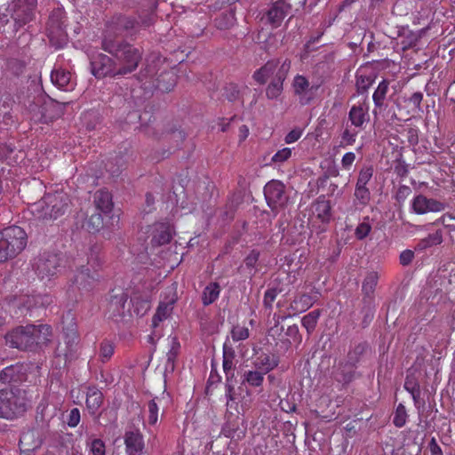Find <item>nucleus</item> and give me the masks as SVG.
<instances>
[{
  "mask_svg": "<svg viewBox=\"0 0 455 455\" xmlns=\"http://www.w3.org/2000/svg\"><path fill=\"white\" fill-rule=\"evenodd\" d=\"M235 357V353L231 348H227L226 346H224V351H223V369L226 373H228L229 371L233 368V360Z\"/></svg>",
  "mask_w": 455,
  "mask_h": 455,
  "instance_id": "43",
  "label": "nucleus"
},
{
  "mask_svg": "<svg viewBox=\"0 0 455 455\" xmlns=\"http://www.w3.org/2000/svg\"><path fill=\"white\" fill-rule=\"evenodd\" d=\"M80 411L77 408H74L69 411L67 423L70 427H76L80 422Z\"/></svg>",
  "mask_w": 455,
  "mask_h": 455,
  "instance_id": "52",
  "label": "nucleus"
},
{
  "mask_svg": "<svg viewBox=\"0 0 455 455\" xmlns=\"http://www.w3.org/2000/svg\"><path fill=\"white\" fill-rule=\"evenodd\" d=\"M379 281V275L376 271H371L367 273L362 285L363 293L371 297L376 289Z\"/></svg>",
  "mask_w": 455,
  "mask_h": 455,
  "instance_id": "31",
  "label": "nucleus"
},
{
  "mask_svg": "<svg viewBox=\"0 0 455 455\" xmlns=\"http://www.w3.org/2000/svg\"><path fill=\"white\" fill-rule=\"evenodd\" d=\"M414 259V252L411 250H404L399 256L400 264L403 266H408L411 263Z\"/></svg>",
  "mask_w": 455,
  "mask_h": 455,
  "instance_id": "56",
  "label": "nucleus"
},
{
  "mask_svg": "<svg viewBox=\"0 0 455 455\" xmlns=\"http://www.w3.org/2000/svg\"><path fill=\"white\" fill-rule=\"evenodd\" d=\"M124 443L130 455H140L144 447L143 438L139 431L126 432Z\"/></svg>",
  "mask_w": 455,
  "mask_h": 455,
  "instance_id": "19",
  "label": "nucleus"
},
{
  "mask_svg": "<svg viewBox=\"0 0 455 455\" xmlns=\"http://www.w3.org/2000/svg\"><path fill=\"white\" fill-rule=\"evenodd\" d=\"M428 449L431 455H443V451L435 437H432L428 443Z\"/></svg>",
  "mask_w": 455,
  "mask_h": 455,
  "instance_id": "59",
  "label": "nucleus"
},
{
  "mask_svg": "<svg viewBox=\"0 0 455 455\" xmlns=\"http://www.w3.org/2000/svg\"><path fill=\"white\" fill-rule=\"evenodd\" d=\"M102 45L106 52L115 55L117 76L132 73L138 67L141 54L137 48L130 44H115L107 37L103 40Z\"/></svg>",
  "mask_w": 455,
  "mask_h": 455,
  "instance_id": "2",
  "label": "nucleus"
},
{
  "mask_svg": "<svg viewBox=\"0 0 455 455\" xmlns=\"http://www.w3.org/2000/svg\"><path fill=\"white\" fill-rule=\"evenodd\" d=\"M220 288L217 283L208 284L203 292V303L207 306L214 302L220 296Z\"/></svg>",
  "mask_w": 455,
  "mask_h": 455,
  "instance_id": "32",
  "label": "nucleus"
},
{
  "mask_svg": "<svg viewBox=\"0 0 455 455\" xmlns=\"http://www.w3.org/2000/svg\"><path fill=\"white\" fill-rule=\"evenodd\" d=\"M334 52L332 51H321L316 54L315 73L321 78L328 76L334 69Z\"/></svg>",
  "mask_w": 455,
  "mask_h": 455,
  "instance_id": "16",
  "label": "nucleus"
},
{
  "mask_svg": "<svg viewBox=\"0 0 455 455\" xmlns=\"http://www.w3.org/2000/svg\"><path fill=\"white\" fill-rule=\"evenodd\" d=\"M252 364L255 370H259L266 375L277 366L278 360L274 355L261 353L253 359Z\"/></svg>",
  "mask_w": 455,
  "mask_h": 455,
  "instance_id": "20",
  "label": "nucleus"
},
{
  "mask_svg": "<svg viewBox=\"0 0 455 455\" xmlns=\"http://www.w3.org/2000/svg\"><path fill=\"white\" fill-rule=\"evenodd\" d=\"M265 379V374L259 370L245 371L242 375V383L249 387H261Z\"/></svg>",
  "mask_w": 455,
  "mask_h": 455,
  "instance_id": "23",
  "label": "nucleus"
},
{
  "mask_svg": "<svg viewBox=\"0 0 455 455\" xmlns=\"http://www.w3.org/2000/svg\"><path fill=\"white\" fill-rule=\"evenodd\" d=\"M408 100L415 109L420 110V105L423 100V93L420 92H416L409 98Z\"/></svg>",
  "mask_w": 455,
  "mask_h": 455,
  "instance_id": "57",
  "label": "nucleus"
},
{
  "mask_svg": "<svg viewBox=\"0 0 455 455\" xmlns=\"http://www.w3.org/2000/svg\"><path fill=\"white\" fill-rule=\"evenodd\" d=\"M98 278L95 272L91 273L88 267H82L75 276V283L80 289H87Z\"/></svg>",
  "mask_w": 455,
  "mask_h": 455,
  "instance_id": "25",
  "label": "nucleus"
},
{
  "mask_svg": "<svg viewBox=\"0 0 455 455\" xmlns=\"http://www.w3.org/2000/svg\"><path fill=\"white\" fill-rule=\"evenodd\" d=\"M275 63H276V68L274 71V75H275L274 78L283 82L286 78L287 74L290 71L291 60L285 59L283 60L282 63H279V62H275Z\"/></svg>",
  "mask_w": 455,
  "mask_h": 455,
  "instance_id": "40",
  "label": "nucleus"
},
{
  "mask_svg": "<svg viewBox=\"0 0 455 455\" xmlns=\"http://www.w3.org/2000/svg\"><path fill=\"white\" fill-rule=\"evenodd\" d=\"M373 167L371 165L363 166L358 173L355 185L367 187L373 176Z\"/></svg>",
  "mask_w": 455,
  "mask_h": 455,
  "instance_id": "38",
  "label": "nucleus"
},
{
  "mask_svg": "<svg viewBox=\"0 0 455 455\" xmlns=\"http://www.w3.org/2000/svg\"><path fill=\"white\" fill-rule=\"evenodd\" d=\"M94 203L97 209L103 212H109L113 207L112 196L107 190L97 191L94 196Z\"/></svg>",
  "mask_w": 455,
  "mask_h": 455,
  "instance_id": "26",
  "label": "nucleus"
},
{
  "mask_svg": "<svg viewBox=\"0 0 455 455\" xmlns=\"http://www.w3.org/2000/svg\"><path fill=\"white\" fill-rule=\"evenodd\" d=\"M103 227V220L100 213L92 214L87 220V228L90 232H97Z\"/></svg>",
  "mask_w": 455,
  "mask_h": 455,
  "instance_id": "42",
  "label": "nucleus"
},
{
  "mask_svg": "<svg viewBox=\"0 0 455 455\" xmlns=\"http://www.w3.org/2000/svg\"><path fill=\"white\" fill-rule=\"evenodd\" d=\"M301 135L302 131L300 129H294L285 136L284 140L287 144H291L297 141L301 137Z\"/></svg>",
  "mask_w": 455,
  "mask_h": 455,
  "instance_id": "58",
  "label": "nucleus"
},
{
  "mask_svg": "<svg viewBox=\"0 0 455 455\" xmlns=\"http://www.w3.org/2000/svg\"><path fill=\"white\" fill-rule=\"evenodd\" d=\"M233 340L241 341L249 337V330L243 326H235L231 331Z\"/></svg>",
  "mask_w": 455,
  "mask_h": 455,
  "instance_id": "47",
  "label": "nucleus"
},
{
  "mask_svg": "<svg viewBox=\"0 0 455 455\" xmlns=\"http://www.w3.org/2000/svg\"><path fill=\"white\" fill-rule=\"evenodd\" d=\"M238 136L240 141H243L249 136V129L246 125L240 126Z\"/></svg>",
  "mask_w": 455,
  "mask_h": 455,
  "instance_id": "64",
  "label": "nucleus"
},
{
  "mask_svg": "<svg viewBox=\"0 0 455 455\" xmlns=\"http://www.w3.org/2000/svg\"><path fill=\"white\" fill-rule=\"evenodd\" d=\"M369 108L367 96L351 107L348 113V120L355 128L363 130L364 125L370 121Z\"/></svg>",
  "mask_w": 455,
  "mask_h": 455,
  "instance_id": "10",
  "label": "nucleus"
},
{
  "mask_svg": "<svg viewBox=\"0 0 455 455\" xmlns=\"http://www.w3.org/2000/svg\"><path fill=\"white\" fill-rule=\"evenodd\" d=\"M354 196L359 204L364 207L371 201V191L368 187L355 185Z\"/></svg>",
  "mask_w": 455,
  "mask_h": 455,
  "instance_id": "34",
  "label": "nucleus"
},
{
  "mask_svg": "<svg viewBox=\"0 0 455 455\" xmlns=\"http://www.w3.org/2000/svg\"><path fill=\"white\" fill-rule=\"evenodd\" d=\"M291 156V149L289 148H284L283 149L278 150L273 156L272 162L274 163H283L287 161Z\"/></svg>",
  "mask_w": 455,
  "mask_h": 455,
  "instance_id": "50",
  "label": "nucleus"
},
{
  "mask_svg": "<svg viewBox=\"0 0 455 455\" xmlns=\"http://www.w3.org/2000/svg\"><path fill=\"white\" fill-rule=\"evenodd\" d=\"M267 205L276 213L283 210L288 202L284 193V185L278 180H271L264 188Z\"/></svg>",
  "mask_w": 455,
  "mask_h": 455,
  "instance_id": "7",
  "label": "nucleus"
},
{
  "mask_svg": "<svg viewBox=\"0 0 455 455\" xmlns=\"http://www.w3.org/2000/svg\"><path fill=\"white\" fill-rule=\"evenodd\" d=\"M25 379V367L22 364L11 365L0 373V380L3 383L20 382Z\"/></svg>",
  "mask_w": 455,
  "mask_h": 455,
  "instance_id": "18",
  "label": "nucleus"
},
{
  "mask_svg": "<svg viewBox=\"0 0 455 455\" xmlns=\"http://www.w3.org/2000/svg\"><path fill=\"white\" fill-rule=\"evenodd\" d=\"M26 411L24 398L12 390H0V418L12 419Z\"/></svg>",
  "mask_w": 455,
  "mask_h": 455,
  "instance_id": "5",
  "label": "nucleus"
},
{
  "mask_svg": "<svg viewBox=\"0 0 455 455\" xmlns=\"http://www.w3.org/2000/svg\"><path fill=\"white\" fill-rule=\"evenodd\" d=\"M176 300L177 295L174 289L172 288L170 292V296L166 299V300L160 302L157 310L152 319L153 327L158 326L162 321L165 320L171 315L173 304L176 302Z\"/></svg>",
  "mask_w": 455,
  "mask_h": 455,
  "instance_id": "17",
  "label": "nucleus"
},
{
  "mask_svg": "<svg viewBox=\"0 0 455 455\" xmlns=\"http://www.w3.org/2000/svg\"><path fill=\"white\" fill-rule=\"evenodd\" d=\"M315 212H316V220L315 219V231L322 233L326 230V226L331 219V206L329 200H325L324 196H320L315 203Z\"/></svg>",
  "mask_w": 455,
  "mask_h": 455,
  "instance_id": "12",
  "label": "nucleus"
},
{
  "mask_svg": "<svg viewBox=\"0 0 455 455\" xmlns=\"http://www.w3.org/2000/svg\"><path fill=\"white\" fill-rule=\"evenodd\" d=\"M408 414L403 403H399L395 409L393 423L396 427H403L407 421Z\"/></svg>",
  "mask_w": 455,
  "mask_h": 455,
  "instance_id": "37",
  "label": "nucleus"
},
{
  "mask_svg": "<svg viewBox=\"0 0 455 455\" xmlns=\"http://www.w3.org/2000/svg\"><path fill=\"white\" fill-rule=\"evenodd\" d=\"M355 367L349 362L344 365L340 364L335 374V379L344 385L350 383L354 379Z\"/></svg>",
  "mask_w": 455,
  "mask_h": 455,
  "instance_id": "28",
  "label": "nucleus"
},
{
  "mask_svg": "<svg viewBox=\"0 0 455 455\" xmlns=\"http://www.w3.org/2000/svg\"><path fill=\"white\" fill-rule=\"evenodd\" d=\"M52 335L49 325H27L13 329L6 334V342L12 347L27 349L34 345L44 344Z\"/></svg>",
  "mask_w": 455,
  "mask_h": 455,
  "instance_id": "1",
  "label": "nucleus"
},
{
  "mask_svg": "<svg viewBox=\"0 0 455 455\" xmlns=\"http://www.w3.org/2000/svg\"><path fill=\"white\" fill-rule=\"evenodd\" d=\"M283 81L274 78L270 84L267 86L266 95L268 99H276L283 91Z\"/></svg>",
  "mask_w": 455,
  "mask_h": 455,
  "instance_id": "41",
  "label": "nucleus"
},
{
  "mask_svg": "<svg viewBox=\"0 0 455 455\" xmlns=\"http://www.w3.org/2000/svg\"><path fill=\"white\" fill-rule=\"evenodd\" d=\"M63 15L62 10L57 9L54 11L50 17L47 28L49 40L57 48L63 47L68 42Z\"/></svg>",
  "mask_w": 455,
  "mask_h": 455,
  "instance_id": "6",
  "label": "nucleus"
},
{
  "mask_svg": "<svg viewBox=\"0 0 455 455\" xmlns=\"http://www.w3.org/2000/svg\"><path fill=\"white\" fill-rule=\"evenodd\" d=\"M240 92L235 85H230L227 90V97L230 101L239 99Z\"/></svg>",
  "mask_w": 455,
  "mask_h": 455,
  "instance_id": "61",
  "label": "nucleus"
},
{
  "mask_svg": "<svg viewBox=\"0 0 455 455\" xmlns=\"http://www.w3.org/2000/svg\"><path fill=\"white\" fill-rule=\"evenodd\" d=\"M357 134L358 131H352L346 128L341 134V144L352 146L356 140Z\"/></svg>",
  "mask_w": 455,
  "mask_h": 455,
  "instance_id": "45",
  "label": "nucleus"
},
{
  "mask_svg": "<svg viewBox=\"0 0 455 455\" xmlns=\"http://www.w3.org/2000/svg\"><path fill=\"white\" fill-rule=\"evenodd\" d=\"M302 5L306 0H298ZM291 0L275 2L267 12V19L274 27H278L284 17L289 13Z\"/></svg>",
  "mask_w": 455,
  "mask_h": 455,
  "instance_id": "14",
  "label": "nucleus"
},
{
  "mask_svg": "<svg viewBox=\"0 0 455 455\" xmlns=\"http://www.w3.org/2000/svg\"><path fill=\"white\" fill-rule=\"evenodd\" d=\"M26 244L27 235L21 228L12 226L0 231V262L18 255Z\"/></svg>",
  "mask_w": 455,
  "mask_h": 455,
  "instance_id": "4",
  "label": "nucleus"
},
{
  "mask_svg": "<svg viewBox=\"0 0 455 455\" xmlns=\"http://www.w3.org/2000/svg\"><path fill=\"white\" fill-rule=\"evenodd\" d=\"M237 421L239 419L237 418ZM239 422L228 423L227 424L223 429L222 434L234 440H240L245 435L246 427L243 426V427H239Z\"/></svg>",
  "mask_w": 455,
  "mask_h": 455,
  "instance_id": "29",
  "label": "nucleus"
},
{
  "mask_svg": "<svg viewBox=\"0 0 455 455\" xmlns=\"http://www.w3.org/2000/svg\"><path fill=\"white\" fill-rule=\"evenodd\" d=\"M446 204L434 198H427L423 195H418L411 201L412 211L419 215L427 212H440L445 210Z\"/></svg>",
  "mask_w": 455,
  "mask_h": 455,
  "instance_id": "11",
  "label": "nucleus"
},
{
  "mask_svg": "<svg viewBox=\"0 0 455 455\" xmlns=\"http://www.w3.org/2000/svg\"><path fill=\"white\" fill-rule=\"evenodd\" d=\"M275 68V61H268L265 66L254 73L253 77L259 84H265L271 76H275L274 71Z\"/></svg>",
  "mask_w": 455,
  "mask_h": 455,
  "instance_id": "30",
  "label": "nucleus"
},
{
  "mask_svg": "<svg viewBox=\"0 0 455 455\" xmlns=\"http://www.w3.org/2000/svg\"><path fill=\"white\" fill-rule=\"evenodd\" d=\"M389 81L387 79H383L379 84H378V87L373 92L372 95V100L375 106V109L373 110V113L376 115V109L379 108L381 109L384 107V102L387 97V94L389 90Z\"/></svg>",
  "mask_w": 455,
  "mask_h": 455,
  "instance_id": "24",
  "label": "nucleus"
},
{
  "mask_svg": "<svg viewBox=\"0 0 455 455\" xmlns=\"http://www.w3.org/2000/svg\"><path fill=\"white\" fill-rule=\"evenodd\" d=\"M292 87L301 105H307L313 98V91L307 79L300 75L294 77Z\"/></svg>",
  "mask_w": 455,
  "mask_h": 455,
  "instance_id": "15",
  "label": "nucleus"
},
{
  "mask_svg": "<svg viewBox=\"0 0 455 455\" xmlns=\"http://www.w3.org/2000/svg\"><path fill=\"white\" fill-rule=\"evenodd\" d=\"M371 231V225L370 223V217L363 218V222L359 223L355 229V236L357 240H363Z\"/></svg>",
  "mask_w": 455,
  "mask_h": 455,
  "instance_id": "36",
  "label": "nucleus"
},
{
  "mask_svg": "<svg viewBox=\"0 0 455 455\" xmlns=\"http://www.w3.org/2000/svg\"><path fill=\"white\" fill-rule=\"evenodd\" d=\"M92 73L96 77L117 76V64L103 53H98L91 58Z\"/></svg>",
  "mask_w": 455,
  "mask_h": 455,
  "instance_id": "8",
  "label": "nucleus"
},
{
  "mask_svg": "<svg viewBox=\"0 0 455 455\" xmlns=\"http://www.w3.org/2000/svg\"><path fill=\"white\" fill-rule=\"evenodd\" d=\"M276 296H277V291L275 289L267 290L265 292V295H264V299H263V303H264L265 307H271Z\"/></svg>",
  "mask_w": 455,
  "mask_h": 455,
  "instance_id": "55",
  "label": "nucleus"
},
{
  "mask_svg": "<svg viewBox=\"0 0 455 455\" xmlns=\"http://www.w3.org/2000/svg\"><path fill=\"white\" fill-rule=\"evenodd\" d=\"M395 173L401 179H404L409 174L408 164L403 159H397L394 168Z\"/></svg>",
  "mask_w": 455,
  "mask_h": 455,
  "instance_id": "48",
  "label": "nucleus"
},
{
  "mask_svg": "<svg viewBox=\"0 0 455 455\" xmlns=\"http://www.w3.org/2000/svg\"><path fill=\"white\" fill-rule=\"evenodd\" d=\"M405 136L410 145H417L419 142V129L416 127H408L405 130Z\"/></svg>",
  "mask_w": 455,
  "mask_h": 455,
  "instance_id": "51",
  "label": "nucleus"
},
{
  "mask_svg": "<svg viewBox=\"0 0 455 455\" xmlns=\"http://www.w3.org/2000/svg\"><path fill=\"white\" fill-rule=\"evenodd\" d=\"M403 387L410 394L420 390L419 383L414 376L408 375L405 379Z\"/></svg>",
  "mask_w": 455,
  "mask_h": 455,
  "instance_id": "49",
  "label": "nucleus"
},
{
  "mask_svg": "<svg viewBox=\"0 0 455 455\" xmlns=\"http://www.w3.org/2000/svg\"><path fill=\"white\" fill-rule=\"evenodd\" d=\"M355 161V154L354 152L346 153L341 159V167L343 170L349 171Z\"/></svg>",
  "mask_w": 455,
  "mask_h": 455,
  "instance_id": "53",
  "label": "nucleus"
},
{
  "mask_svg": "<svg viewBox=\"0 0 455 455\" xmlns=\"http://www.w3.org/2000/svg\"><path fill=\"white\" fill-rule=\"evenodd\" d=\"M68 204V197L63 192L48 194L30 207L31 213L37 219H57L62 215Z\"/></svg>",
  "mask_w": 455,
  "mask_h": 455,
  "instance_id": "3",
  "label": "nucleus"
},
{
  "mask_svg": "<svg viewBox=\"0 0 455 455\" xmlns=\"http://www.w3.org/2000/svg\"><path fill=\"white\" fill-rule=\"evenodd\" d=\"M103 402L102 393L95 388L89 387L86 394V407L91 414H96Z\"/></svg>",
  "mask_w": 455,
  "mask_h": 455,
  "instance_id": "22",
  "label": "nucleus"
},
{
  "mask_svg": "<svg viewBox=\"0 0 455 455\" xmlns=\"http://www.w3.org/2000/svg\"><path fill=\"white\" fill-rule=\"evenodd\" d=\"M61 258L58 254H44L37 263V273L41 279H50L56 275L61 267Z\"/></svg>",
  "mask_w": 455,
  "mask_h": 455,
  "instance_id": "9",
  "label": "nucleus"
},
{
  "mask_svg": "<svg viewBox=\"0 0 455 455\" xmlns=\"http://www.w3.org/2000/svg\"><path fill=\"white\" fill-rule=\"evenodd\" d=\"M259 254L258 251H251L250 254L245 259V264L251 267H254L256 262L259 259Z\"/></svg>",
  "mask_w": 455,
  "mask_h": 455,
  "instance_id": "63",
  "label": "nucleus"
},
{
  "mask_svg": "<svg viewBox=\"0 0 455 455\" xmlns=\"http://www.w3.org/2000/svg\"><path fill=\"white\" fill-rule=\"evenodd\" d=\"M114 354V346L109 341H104L100 344V356L102 361H108Z\"/></svg>",
  "mask_w": 455,
  "mask_h": 455,
  "instance_id": "46",
  "label": "nucleus"
},
{
  "mask_svg": "<svg viewBox=\"0 0 455 455\" xmlns=\"http://www.w3.org/2000/svg\"><path fill=\"white\" fill-rule=\"evenodd\" d=\"M302 325L307 329V332L310 333L313 331V315L311 313L306 315L301 320Z\"/></svg>",
  "mask_w": 455,
  "mask_h": 455,
  "instance_id": "62",
  "label": "nucleus"
},
{
  "mask_svg": "<svg viewBox=\"0 0 455 455\" xmlns=\"http://www.w3.org/2000/svg\"><path fill=\"white\" fill-rule=\"evenodd\" d=\"M442 243L443 232L442 230H436L435 233L429 234L427 237L419 240L415 250L425 251L432 246L439 245Z\"/></svg>",
  "mask_w": 455,
  "mask_h": 455,
  "instance_id": "27",
  "label": "nucleus"
},
{
  "mask_svg": "<svg viewBox=\"0 0 455 455\" xmlns=\"http://www.w3.org/2000/svg\"><path fill=\"white\" fill-rule=\"evenodd\" d=\"M421 390L416 391L415 393H411V395L413 400L414 406L419 411L425 405V401L420 397Z\"/></svg>",
  "mask_w": 455,
  "mask_h": 455,
  "instance_id": "60",
  "label": "nucleus"
},
{
  "mask_svg": "<svg viewBox=\"0 0 455 455\" xmlns=\"http://www.w3.org/2000/svg\"><path fill=\"white\" fill-rule=\"evenodd\" d=\"M88 447L90 455H106L105 444L100 439H93Z\"/></svg>",
  "mask_w": 455,
  "mask_h": 455,
  "instance_id": "44",
  "label": "nucleus"
},
{
  "mask_svg": "<svg viewBox=\"0 0 455 455\" xmlns=\"http://www.w3.org/2000/svg\"><path fill=\"white\" fill-rule=\"evenodd\" d=\"M367 349V344L365 342L359 343L347 353V362L356 366V363L360 361V357Z\"/></svg>",
  "mask_w": 455,
  "mask_h": 455,
  "instance_id": "35",
  "label": "nucleus"
},
{
  "mask_svg": "<svg viewBox=\"0 0 455 455\" xmlns=\"http://www.w3.org/2000/svg\"><path fill=\"white\" fill-rule=\"evenodd\" d=\"M411 194V189L409 186L401 185L397 188V191L395 194V199L400 203L403 202Z\"/></svg>",
  "mask_w": 455,
  "mask_h": 455,
  "instance_id": "54",
  "label": "nucleus"
},
{
  "mask_svg": "<svg viewBox=\"0 0 455 455\" xmlns=\"http://www.w3.org/2000/svg\"><path fill=\"white\" fill-rule=\"evenodd\" d=\"M165 397L163 395L162 398L153 399L148 403V423L150 425H156L158 420V405L156 400L159 403L162 402Z\"/></svg>",
  "mask_w": 455,
  "mask_h": 455,
  "instance_id": "39",
  "label": "nucleus"
},
{
  "mask_svg": "<svg viewBox=\"0 0 455 455\" xmlns=\"http://www.w3.org/2000/svg\"><path fill=\"white\" fill-rule=\"evenodd\" d=\"M375 79L371 76L358 75L356 76V92L360 95L368 97V90L373 84Z\"/></svg>",
  "mask_w": 455,
  "mask_h": 455,
  "instance_id": "33",
  "label": "nucleus"
},
{
  "mask_svg": "<svg viewBox=\"0 0 455 455\" xmlns=\"http://www.w3.org/2000/svg\"><path fill=\"white\" fill-rule=\"evenodd\" d=\"M153 232V241L157 244L169 243L172 235V228L169 223L156 224Z\"/></svg>",
  "mask_w": 455,
  "mask_h": 455,
  "instance_id": "21",
  "label": "nucleus"
},
{
  "mask_svg": "<svg viewBox=\"0 0 455 455\" xmlns=\"http://www.w3.org/2000/svg\"><path fill=\"white\" fill-rule=\"evenodd\" d=\"M51 81L57 88L65 92L73 91L76 86L73 75L60 67L54 68L52 71Z\"/></svg>",
  "mask_w": 455,
  "mask_h": 455,
  "instance_id": "13",
  "label": "nucleus"
}]
</instances>
